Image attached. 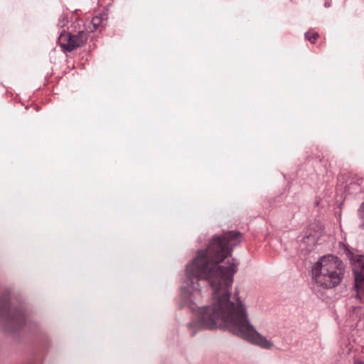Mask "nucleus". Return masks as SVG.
<instances>
[{
  "instance_id": "nucleus-1",
  "label": "nucleus",
  "mask_w": 364,
  "mask_h": 364,
  "mask_svg": "<svg viewBox=\"0 0 364 364\" xmlns=\"http://www.w3.org/2000/svg\"><path fill=\"white\" fill-rule=\"evenodd\" d=\"M200 254L187 265L185 293L195 298L200 293L199 279H206L213 289L210 306L200 307L196 319L188 325L191 336L199 330L224 326L231 333L264 349L273 343L259 333L250 323L246 307L237 293L232 298L230 289L237 263L231 252H199Z\"/></svg>"
},
{
  "instance_id": "nucleus-2",
  "label": "nucleus",
  "mask_w": 364,
  "mask_h": 364,
  "mask_svg": "<svg viewBox=\"0 0 364 364\" xmlns=\"http://www.w3.org/2000/svg\"><path fill=\"white\" fill-rule=\"evenodd\" d=\"M311 272L312 281L315 287L330 289L341 283L345 267L338 257L328 254L321 257L314 264Z\"/></svg>"
},
{
  "instance_id": "nucleus-3",
  "label": "nucleus",
  "mask_w": 364,
  "mask_h": 364,
  "mask_svg": "<svg viewBox=\"0 0 364 364\" xmlns=\"http://www.w3.org/2000/svg\"><path fill=\"white\" fill-rule=\"evenodd\" d=\"M0 318L9 331L18 330L25 323V315L20 309L11 308L6 297L0 299Z\"/></svg>"
},
{
  "instance_id": "nucleus-4",
  "label": "nucleus",
  "mask_w": 364,
  "mask_h": 364,
  "mask_svg": "<svg viewBox=\"0 0 364 364\" xmlns=\"http://www.w3.org/2000/svg\"><path fill=\"white\" fill-rule=\"evenodd\" d=\"M242 237V234L237 231L227 232L223 235H214L204 250H233L241 242Z\"/></svg>"
},
{
  "instance_id": "nucleus-5",
  "label": "nucleus",
  "mask_w": 364,
  "mask_h": 364,
  "mask_svg": "<svg viewBox=\"0 0 364 364\" xmlns=\"http://www.w3.org/2000/svg\"><path fill=\"white\" fill-rule=\"evenodd\" d=\"M348 257L355 274V288L357 297L364 303V255L348 252Z\"/></svg>"
},
{
  "instance_id": "nucleus-6",
  "label": "nucleus",
  "mask_w": 364,
  "mask_h": 364,
  "mask_svg": "<svg viewBox=\"0 0 364 364\" xmlns=\"http://www.w3.org/2000/svg\"><path fill=\"white\" fill-rule=\"evenodd\" d=\"M88 34L89 31L84 30L78 31L75 34L65 33L64 31L60 33L58 38V42L63 50L68 52H72L87 43Z\"/></svg>"
},
{
  "instance_id": "nucleus-7",
  "label": "nucleus",
  "mask_w": 364,
  "mask_h": 364,
  "mask_svg": "<svg viewBox=\"0 0 364 364\" xmlns=\"http://www.w3.org/2000/svg\"><path fill=\"white\" fill-rule=\"evenodd\" d=\"M323 234V226L320 222H315L309 225L304 232L302 240L308 247L315 245Z\"/></svg>"
},
{
  "instance_id": "nucleus-8",
  "label": "nucleus",
  "mask_w": 364,
  "mask_h": 364,
  "mask_svg": "<svg viewBox=\"0 0 364 364\" xmlns=\"http://www.w3.org/2000/svg\"><path fill=\"white\" fill-rule=\"evenodd\" d=\"M101 21L102 19L100 16H95L92 18L90 23L92 25L93 28L90 30V32H93L98 28L100 24L101 23Z\"/></svg>"
},
{
  "instance_id": "nucleus-9",
  "label": "nucleus",
  "mask_w": 364,
  "mask_h": 364,
  "mask_svg": "<svg viewBox=\"0 0 364 364\" xmlns=\"http://www.w3.org/2000/svg\"><path fill=\"white\" fill-rule=\"evenodd\" d=\"M305 38L311 43H314L316 40L318 38V33L316 32L312 33H311L310 32H306L305 33Z\"/></svg>"
},
{
  "instance_id": "nucleus-10",
  "label": "nucleus",
  "mask_w": 364,
  "mask_h": 364,
  "mask_svg": "<svg viewBox=\"0 0 364 364\" xmlns=\"http://www.w3.org/2000/svg\"><path fill=\"white\" fill-rule=\"evenodd\" d=\"M364 309L361 307H355L353 308V311L352 313V316L355 318L359 317V319L358 320V322L360 321V316L363 314Z\"/></svg>"
},
{
  "instance_id": "nucleus-11",
  "label": "nucleus",
  "mask_w": 364,
  "mask_h": 364,
  "mask_svg": "<svg viewBox=\"0 0 364 364\" xmlns=\"http://www.w3.org/2000/svg\"><path fill=\"white\" fill-rule=\"evenodd\" d=\"M68 18L65 15H62L59 18L58 24L60 27H64L68 23Z\"/></svg>"
},
{
  "instance_id": "nucleus-12",
  "label": "nucleus",
  "mask_w": 364,
  "mask_h": 364,
  "mask_svg": "<svg viewBox=\"0 0 364 364\" xmlns=\"http://www.w3.org/2000/svg\"><path fill=\"white\" fill-rule=\"evenodd\" d=\"M358 215L361 218H363V217H364V201L360 204V205L358 210Z\"/></svg>"
},
{
  "instance_id": "nucleus-13",
  "label": "nucleus",
  "mask_w": 364,
  "mask_h": 364,
  "mask_svg": "<svg viewBox=\"0 0 364 364\" xmlns=\"http://www.w3.org/2000/svg\"><path fill=\"white\" fill-rule=\"evenodd\" d=\"M324 6L325 7H329L331 6V4L328 1H326L325 4H324Z\"/></svg>"
},
{
  "instance_id": "nucleus-14",
  "label": "nucleus",
  "mask_w": 364,
  "mask_h": 364,
  "mask_svg": "<svg viewBox=\"0 0 364 364\" xmlns=\"http://www.w3.org/2000/svg\"><path fill=\"white\" fill-rule=\"evenodd\" d=\"M355 364H364V363L361 361H357L355 363Z\"/></svg>"
},
{
  "instance_id": "nucleus-15",
  "label": "nucleus",
  "mask_w": 364,
  "mask_h": 364,
  "mask_svg": "<svg viewBox=\"0 0 364 364\" xmlns=\"http://www.w3.org/2000/svg\"><path fill=\"white\" fill-rule=\"evenodd\" d=\"M345 250H348L347 247H345Z\"/></svg>"
}]
</instances>
